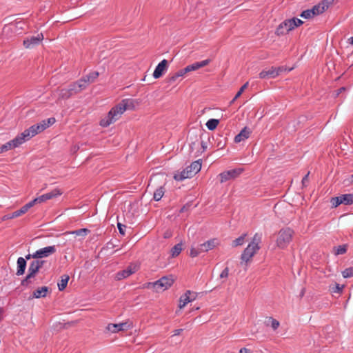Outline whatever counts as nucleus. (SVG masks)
Returning a JSON list of instances; mask_svg holds the SVG:
<instances>
[{
    "mask_svg": "<svg viewBox=\"0 0 353 353\" xmlns=\"http://www.w3.org/2000/svg\"><path fill=\"white\" fill-rule=\"evenodd\" d=\"M186 168L188 169V171L189 172V176L192 178L201 170V160L199 159L192 162Z\"/></svg>",
    "mask_w": 353,
    "mask_h": 353,
    "instance_id": "f3484780",
    "label": "nucleus"
},
{
    "mask_svg": "<svg viewBox=\"0 0 353 353\" xmlns=\"http://www.w3.org/2000/svg\"><path fill=\"white\" fill-rule=\"evenodd\" d=\"M12 149L10 141L6 143L0 147V154Z\"/></svg>",
    "mask_w": 353,
    "mask_h": 353,
    "instance_id": "49530a36",
    "label": "nucleus"
},
{
    "mask_svg": "<svg viewBox=\"0 0 353 353\" xmlns=\"http://www.w3.org/2000/svg\"><path fill=\"white\" fill-rule=\"evenodd\" d=\"M139 269V265L131 263L125 269L118 272L116 274L115 278L118 281L125 279L132 275V274L135 273L136 272H137Z\"/></svg>",
    "mask_w": 353,
    "mask_h": 353,
    "instance_id": "6e6552de",
    "label": "nucleus"
},
{
    "mask_svg": "<svg viewBox=\"0 0 353 353\" xmlns=\"http://www.w3.org/2000/svg\"><path fill=\"white\" fill-rule=\"evenodd\" d=\"M183 250V243L182 242H180L177 244H176L174 247L171 249V256L172 257H176L179 255L181 252Z\"/></svg>",
    "mask_w": 353,
    "mask_h": 353,
    "instance_id": "a878e982",
    "label": "nucleus"
},
{
    "mask_svg": "<svg viewBox=\"0 0 353 353\" xmlns=\"http://www.w3.org/2000/svg\"><path fill=\"white\" fill-rule=\"evenodd\" d=\"M57 251L55 245L47 246L36 251L37 260H42L43 258L48 257L54 254Z\"/></svg>",
    "mask_w": 353,
    "mask_h": 353,
    "instance_id": "9b49d317",
    "label": "nucleus"
},
{
    "mask_svg": "<svg viewBox=\"0 0 353 353\" xmlns=\"http://www.w3.org/2000/svg\"><path fill=\"white\" fill-rule=\"evenodd\" d=\"M49 292V288L47 286H43L38 288L32 293V297L36 299L44 298L46 296Z\"/></svg>",
    "mask_w": 353,
    "mask_h": 353,
    "instance_id": "4be33fe9",
    "label": "nucleus"
},
{
    "mask_svg": "<svg viewBox=\"0 0 353 353\" xmlns=\"http://www.w3.org/2000/svg\"><path fill=\"white\" fill-rule=\"evenodd\" d=\"M270 319L272 320L271 321V326L273 328V330H275L279 327L280 323L277 320H276L273 318H270Z\"/></svg>",
    "mask_w": 353,
    "mask_h": 353,
    "instance_id": "603ef678",
    "label": "nucleus"
},
{
    "mask_svg": "<svg viewBox=\"0 0 353 353\" xmlns=\"http://www.w3.org/2000/svg\"><path fill=\"white\" fill-rule=\"evenodd\" d=\"M300 17H301L304 19H311L313 17V16L312 15V11L310 10V9L303 10L301 13Z\"/></svg>",
    "mask_w": 353,
    "mask_h": 353,
    "instance_id": "a18cd8bd",
    "label": "nucleus"
},
{
    "mask_svg": "<svg viewBox=\"0 0 353 353\" xmlns=\"http://www.w3.org/2000/svg\"><path fill=\"white\" fill-rule=\"evenodd\" d=\"M117 228H118L119 233L122 236H124L125 235V228H126V226L125 225L118 222L117 223Z\"/></svg>",
    "mask_w": 353,
    "mask_h": 353,
    "instance_id": "8fccbe9b",
    "label": "nucleus"
},
{
    "mask_svg": "<svg viewBox=\"0 0 353 353\" xmlns=\"http://www.w3.org/2000/svg\"><path fill=\"white\" fill-rule=\"evenodd\" d=\"M310 172H308L307 174L304 176V177L302 179V185L304 187H306L308 183V176Z\"/></svg>",
    "mask_w": 353,
    "mask_h": 353,
    "instance_id": "13d9d810",
    "label": "nucleus"
},
{
    "mask_svg": "<svg viewBox=\"0 0 353 353\" xmlns=\"http://www.w3.org/2000/svg\"><path fill=\"white\" fill-rule=\"evenodd\" d=\"M40 125V129L41 130H45L46 128H48V124L46 123V120H43L41 123H39Z\"/></svg>",
    "mask_w": 353,
    "mask_h": 353,
    "instance_id": "052dcab7",
    "label": "nucleus"
},
{
    "mask_svg": "<svg viewBox=\"0 0 353 353\" xmlns=\"http://www.w3.org/2000/svg\"><path fill=\"white\" fill-rule=\"evenodd\" d=\"M32 207V203H30V202H28L26 204H25L23 206H22L23 209L24 210V211L26 212H27L28 211V210L30 209Z\"/></svg>",
    "mask_w": 353,
    "mask_h": 353,
    "instance_id": "338daca9",
    "label": "nucleus"
},
{
    "mask_svg": "<svg viewBox=\"0 0 353 353\" xmlns=\"http://www.w3.org/2000/svg\"><path fill=\"white\" fill-rule=\"evenodd\" d=\"M292 70V68L288 69L285 66L281 65L279 67H274V72L276 73V77H277L281 74L285 72H290Z\"/></svg>",
    "mask_w": 353,
    "mask_h": 353,
    "instance_id": "ea45409f",
    "label": "nucleus"
},
{
    "mask_svg": "<svg viewBox=\"0 0 353 353\" xmlns=\"http://www.w3.org/2000/svg\"><path fill=\"white\" fill-rule=\"evenodd\" d=\"M210 61H211L210 59H205V60L201 61L200 62H196V63L199 65V68H201L208 65L210 63Z\"/></svg>",
    "mask_w": 353,
    "mask_h": 353,
    "instance_id": "5fc2aeb1",
    "label": "nucleus"
},
{
    "mask_svg": "<svg viewBox=\"0 0 353 353\" xmlns=\"http://www.w3.org/2000/svg\"><path fill=\"white\" fill-rule=\"evenodd\" d=\"M25 213H26V212L24 211V210L21 207L19 210L13 212L12 213V216H14V218H17V217H19V216H21L22 214H23Z\"/></svg>",
    "mask_w": 353,
    "mask_h": 353,
    "instance_id": "09e8293b",
    "label": "nucleus"
},
{
    "mask_svg": "<svg viewBox=\"0 0 353 353\" xmlns=\"http://www.w3.org/2000/svg\"><path fill=\"white\" fill-rule=\"evenodd\" d=\"M198 69H199V65H198L197 63L195 62V63H194L191 65H188L185 68H183L182 70H183V73L185 74L190 72L195 71Z\"/></svg>",
    "mask_w": 353,
    "mask_h": 353,
    "instance_id": "58836bf2",
    "label": "nucleus"
},
{
    "mask_svg": "<svg viewBox=\"0 0 353 353\" xmlns=\"http://www.w3.org/2000/svg\"><path fill=\"white\" fill-rule=\"evenodd\" d=\"M219 123V120L215 119H210L206 123V127L209 130H214L216 128Z\"/></svg>",
    "mask_w": 353,
    "mask_h": 353,
    "instance_id": "72a5a7b5",
    "label": "nucleus"
},
{
    "mask_svg": "<svg viewBox=\"0 0 353 353\" xmlns=\"http://www.w3.org/2000/svg\"><path fill=\"white\" fill-rule=\"evenodd\" d=\"M173 283L174 279H172V276H165L161 277L154 282L148 283V288H153L156 291H158L159 290H165L172 286Z\"/></svg>",
    "mask_w": 353,
    "mask_h": 353,
    "instance_id": "39448f33",
    "label": "nucleus"
},
{
    "mask_svg": "<svg viewBox=\"0 0 353 353\" xmlns=\"http://www.w3.org/2000/svg\"><path fill=\"white\" fill-rule=\"evenodd\" d=\"M245 236H246V234H243L241 235L240 236H239L238 238H236V239H234V241H232V244H231L233 248H235V247L242 245L245 242Z\"/></svg>",
    "mask_w": 353,
    "mask_h": 353,
    "instance_id": "f704fd0d",
    "label": "nucleus"
},
{
    "mask_svg": "<svg viewBox=\"0 0 353 353\" xmlns=\"http://www.w3.org/2000/svg\"><path fill=\"white\" fill-rule=\"evenodd\" d=\"M90 232V230L87 228H81L73 231L68 232V234H75L77 236H86Z\"/></svg>",
    "mask_w": 353,
    "mask_h": 353,
    "instance_id": "c9c22d12",
    "label": "nucleus"
},
{
    "mask_svg": "<svg viewBox=\"0 0 353 353\" xmlns=\"http://www.w3.org/2000/svg\"><path fill=\"white\" fill-rule=\"evenodd\" d=\"M310 10L312 11V15L313 17L325 12L324 7L321 6L319 3L317 5L314 6Z\"/></svg>",
    "mask_w": 353,
    "mask_h": 353,
    "instance_id": "2f4dec72",
    "label": "nucleus"
},
{
    "mask_svg": "<svg viewBox=\"0 0 353 353\" xmlns=\"http://www.w3.org/2000/svg\"><path fill=\"white\" fill-rule=\"evenodd\" d=\"M106 330L112 333H117L121 331L119 323H109Z\"/></svg>",
    "mask_w": 353,
    "mask_h": 353,
    "instance_id": "e433bc0d",
    "label": "nucleus"
},
{
    "mask_svg": "<svg viewBox=\"0 0 353 353\" xmlns=\"http://www.w3.org/2000/svg\"><path fill=\"white\" fill-rule=\"evenodd\" d=\"M168 68V61L166 59L162 60L156 67L154 72L153 77L159 79L161 77Z\"/></svg>",
    "mask_w": 353,
    "mask_h": 353,
    "instance_id": "f8f14e48",
    "label": "nucleus"
},
{
    "mask_svg": "<svg viewBox=\"0 0 353 353\" xmlns=\"http://www.w3.org/2000/svg\"><path fill=\"white\" fill-rule=\"evenodd\" d=\"M45 194L46 196H48L47 200H49L62 194V192L59 189L55 188L51 192H48Z\"/></svg>",
    "mask_w": 353,
    "mask_h": 353,
    "instance_id": "4c0bfd02",
    "label": "nucleus"
},
{
    "mask_svg": "<svg viewBox=\"0 0 353 353\" xmlns=\"http://www.w3.org/2000/svg\"><path fill=\"white\" fill-rule=\"evenodd\" d=\"M289 32L288 27L283 25V21L280 23L275 31V34L278 36L285 35Z\"/></svg>",
    "mask_w": 353,
    "mask_h": 353,
    "instance_id": "473e14b6",
    "label": "nucleus"
},
{
    "mask_svg": "<svg viewBox=\"0 0 353 353\" xmlns=\"http://www.w3.org/2000/svg\"><path fill=\"white\" fill-rule=\"evenodd\" d=\"M32 207V203H30V202H28L26 204H25L23 206H22L23 209L24 210V211L26 212H27L28 211V210L30 209Z\"/></svg>",
    "mask_w": 353,
    "mask_h": 353,
    "instance_id": "69168bd1",
    "label": "nucleus"
},
{
    "mask_svg": "<svg viewBox=\"0 0 353 353\" xmlns=\"http://www.w3.org/2000/svg\"><path fill=\"white\" fill-rule=\"evenodd\" d=\"M134 100L132 99L122 100L121 103L111 108L107 116L100 121V125L104 128L109 126L111 123L117 121L125 110H134Z\"/></svg>",
    "mask_w": 353,
    "mask_h": 353,
    "instance_id": "f257e3e1",
    "label": "nucleus"
},
{
    "mask_svg": "<svg viewBox=\"0 0 353 353\" xmlns=\"http://www.w3.org/2000/svg\"><path fill=\"white\" fill-rule=\"evenodd\" d=\"M259 250H256L254 246L248 244L241 255V263H245L247 265L252 261V257Z\"/></svg>",
    "mask_w": 353,
    "mask_h": 353,
    "instance_id": "1a4fd4ad",
    "label": "nucleus"
},
{
    "mask_svg": "<svg viewBox=\"0 0 353 353\" xmlns=\"http://www.w3.org/2000/svg\"><path fill=\"white\" fill-rule=\"evenodd\" d=\"M85 85L79 83V80L70 83L68 88L61 89L60 91V98L63 99H68L72 95L78 94L85 90Z\"/></svg>",
    "mask_w": 353,
    "mask_h": 353,
    "instance_id": "20e7f679",
    "label": "nucleus"
},
{
    "mask_svg": "<svg viewBox=\"0 0 353 353\" xmlns=\"http://www.w3.org/2000/svg\"><path fill=\"white\" fill-rule=\"evenodd\" d=\"M192 206V202H188L187 203H185L180 210V212L181 213H183V212H185L186 211H188L190 207Z\"/></svg>",
    "mask_w": 353,
    "mask_h": 353,
    "instance_id": "864d4df0",
    "label": "nucleus"
},
{
    "mask_svg": "<svg viewBox=\"0 0 353 353\" xmlns=\"http://www.w3.org/2000/svg\"><path fill=\"white\" fill-rule=\"evenodd\" d=\"M164 193H165L164 188L163 186L159 187L154 192V195H153L154 200L156 201H160L161 199V198L163 197V196L164 195Z\"/></svg>",
    "mask_w": 353,
    "mask_h": 353,
    "instance_id": "c756f323",
    "label": "nucleus"
},
{
    "mask_svg": "<svg viewBox=\"0 0 353 353\" xmlns=\"http://www.w3.org/2000/svg\"><path fill=\"white\" fill-rule=\"evenodd\" d=\"M24 259H26V261L30 260L31 259H33L34 260H37L36 252H34L33 254H28L26 255Z\"/></svg>",
    "mask_w": 353,
    "mask_h": 353,
    "instance_id": "6e6d98bb",
    "label": "nucleus"
},
{
    "mask_svg": "<svg viewBox=\"0 0 353 353\" xmlns=\"http://www.w3.org/2000/svg\"><path fill=\"white\" fill-rule=\"evenodd\" d=\"M17 267L16 274L17 276H21V275L24 274L26 268V265H27V262L26 261V259H24L23 257L18 258L17 261Z\"/></svg>",
    "mask_w": 353,
    "mask_h": 353,
    "instance_id": "6ab92c4d",
    "label": "nucleus"
},
{
    "mask_svg": "<svg viewBox=\"0 0 353 353\" xmlns=\"http://www.w3.org/2000/svg\"><path fill=\"white\" fill-rule=\"evenodd\" d=\"M61 278V281L58 283V288L59 290L63 291L66 288L70 277L67 274H63Z\"/></svg>",
    "mask_w": 353,
    "mask_h": 353,
    "instance_id": "c85d7f7f",
    "label": "nucleus"
},
{
    "mask_svg": "<svg viewBox=\"0 0 353 353\" xmlns=\"http://www.w3.org/2000/svg\"><path fill=\"white\" fill-rule=\"evenodd\" d=\"M44 260H33L29 263L28 274L21 281V285L24 287H29L33 283L32 279L35 278L39 270L43 267Z\"/></svg>",
    "mask_w": 353,
    "mask_h": 353,
    "instance_id": "f03ea898",
    "label": "nucleus"
},
{
    "mask_svg": "<svg viewBox=\"0 0 353 353\" xmlns=\"http://www.w3.org/2000/svg\"><path fill=\"white\" fill-rule=\"evenodd\" d=\"M244 171L242 168H236L224 171L218 175L220 183H223L230 180H234L239 177Z\"/></svg>",
    "mask_w": 353,
    "mask_h": 353,
    "instance_id": "423d86ee",
    "label": "nucleus"
},
{
    "mask_svg": "<svg viewBox=\"0 0 353 353\" xmlns=\"http://www.w3.org/2000/svg\"><path fill=\"white\" fill-rule=\"evenodd\" d=\"M185 75L182 69L178 70L176 72L173 74H170L167 78L165 79L166 83L168 84H172L176 82L179 78L182 77Z\"/></svg>",
    "mask_w": 353,
    "mask_h": 353,
    "instance_id": "412c9836",
    "label": "nucleus"
},
{
    "mask_svg": "<svg viewBox=\"0 0 353 353\" xmlns=\"http://www.w3.org/2000/svg\"><path fill=\"white\" fill-rule=\"evenodd\" d=\"M201 251L199 249V245L196 248H194L193 246L191 247L190 250V256L192 258L196 257L201 254Z\"/></svg>",
    "mask_w": 353,
    "mask_h": 353,
    "instance_id": "79ce46f5",
    "label": "nucleus"
},
{
    "mask_svg": "<svg viewBox=\"0 0 353 353\" xmlns=\"http://www.w3.org/2000/svg\"><path fill=\"white\" fill-rule=\"evenodd\" d=\"M30 139L28 137V132H25V130L18 134L14 139L10 141V143L11 144V146L12 149L19 147L20 145H21L23 143H24L26 141Z\"/></svg>",
    "mask_w": 353,
    "mask_h": 353,
    "instance_id": "4468645a",
    "label": "nucleus"
},
{
    "mask_svg": "<svg viewBox=\"0 0 353 353\" xmlns=\"http://www.w3.org/2000/svg\"><path fill=\"white\" fill-rule=\"evenodd\" d=\"M121 331L128 330L132 327V324L128 322H123L119 323Z\"/></svg>",
    "mask_w": 353,
    "mask_h": 353,
    "instance_id": "de8ad7c7",
    "label": "nucleus"
},
{
    "mask_svg": "<svg viewBox=\"0 0 353 353\" xmlns=\"http://www.w3.org/2000/svg\"><path fill=\"white\" fill-rule=\"evenodd\" d=\"M294 231L290 228H282L278 233L276 245L280 249H285L292 241Z\"/></svg>",
    "mask_w": 353,
    "mask_h": 353,
    "instance_id": "7ed1b4c3",
    "label": "nucleus"
},
{
    "mask_svg": "<svg viewBox=\"0 0 353 353\" xmlns=\"http://www.w3.org/2000/svg\"><path fill=\"white\" fill-rule=\"evenodd\" d=\"M239 353H252L251 350L246 348V347H242L239 350Z\"/></svg>",
    "mask_w": 353,
    "mask_h": 353,
    "instance_id": "774afa93",
    "label": "nucleus"
},
{
    "mask_svg": "<svg viewBox=\"0 0 353 353\" xmlns=\"http://www.w3.org/2000/svg\"><path fill=\"white\" fill-rule=\"evenodd\" d=\"M343 288H344L343 285H341L340 284L335 283L334 284L330 285L329 286V291L331 293H337L339 294H341L343 292Z\"/></svg>",
    "mask_w": 353,
    "mask_h": 353,
    "instance_id": "bb28decb",
    "label": "nucleus"
},
{
    "mask_svg": "<svg viewBox=\"0 0 353 353\" xmlns=\"http://www.w3.org/2000/svg\"><path fill=\"white\" fill-rule=\"evenodd\" d=\"M188 294H190V290H187L186 292L180 297L179 305L180 309L183 308V307H185L186 304L190 303V298L188 297Z\"/></svg>",
    "mask_w": 353,
    "mask_h": 353,
    "instance_id": "393cba45",
    "label": "nucleus"
},
{
    "mask_svg": "<svg viewBox=\"0 0 353 353\" xmlns=\"http://www.w3.org/2000/svg\"><path fill=\"white\" fill-rule=\"evenodd\" d=\"M342 275H343V278H345V279L352 277L353 276V268L350 267V268L345 269L342 272Z\"/></svg>",
    "mask_w": 353,
    "mask_h": 353,
    "instance_id": "a19ab883",
    "label": "nucleus"
},
{
    "mask_svg": "<svg viewBox=\"0 0 353 353\" xmlns=\"http://www.w3.org/2000/svg\"><path fill=\"white\" fill-rule=\"evenodd\" d=\"M330 203L332 208H336L341 204L350 205L353 204V194H344L340 196L332 197Z\"/></svg>",
    "mask_w": 353,
    "mask_h": 353,
    "instance_id": "0eeeda50",
    "label": "nucleus"
},
{
    "mask_svg": "<svg viewBox=\"0 0 353 353\" xmlns=\"http://www.w3.org/2000/svg\"><path fill=\"white\" fill-rule=\"evenodd\" d=\"M347 90V88L346 87H341L339 89H338L337 90H336V93H335V97H337L339 96V94Z\"/></svg>",
    "mask_w": 353,
    "mask_h": 353,
    "instance_id": "bf43d9fd",
    "label": "nucleus"
},
{
    "mask_svg": "<svg viewBox=\"0 0 353 353\" xmlns=\"http://www.w3.org/2000/svg\"><path fill=\"white\" fill-rule=\"evenodd\" d=\"M334 254L335 255H340L345 254L347 250V245L343 244L339 246L334 247Z\"/></svg>",
    "mask_w": 353,
    "mask_h": 353,
    "instance_id": "7c9ffc66",
    "label": "nucleus"
},
{
    "mask_svg": "<svg viewBox=\"0 0 353 353\" xmlns=\"http://www.w3.org/2000/svg\"><path fill=\"white\" fill-rule=\"evenodd\" d=\"M219 245V241L216 238L211 239L199 245L201 252H205L211 250Z\"/></svg>",
    "mask_w": 353,
    "mask_h": 353,
    "instance_id": "ddd939ff",
    "label": "nucleus"
},
{
    "mask_svg": "<svg viewBox=\"0 0 353 353\" xmlns=\"http://www.w3.org/2000/svg\"><path fill=\"white\" fill-rule=\"evenodd\" d=\"M43 131V130H41V129H40L39 123H37L30 126L28 129L26 130L25 132H28V137L29 139H30L31 137L35 136L38 133H40Z\"/></svg>",
    "mask_w": 353,
    "mask_h": 353,
    "instance_id": "5701e85b",
    "label": "nucleus"
},
{
    "mask_svg": "<svg viewBox=\"0 0 353 353\" xmlns=\"http://www.w3.org/2000/svg\"><path fill=\"white\" fill-rule=\"evenodd\" d=\"M14 216H12V213H10V214L3 215L1 218V220L6 221V220H8V219H14Z\"/></svg>",
    "mask_w": 353,
    "mask_h": 353,
    "instance_id": "e2e57ef3",
    "label": "nucleus"
},
{
    "mask_svg": "<svg viewBox=\"0 0 353 353\" xmlns=\"http://www.w3.org/2000/svg\"><path fill=\"white\" fill-rule=\"evenodd\" d=\"M43 39V34H37L36 36L26 37L23 41V45L26 48H32L33 47L39 45Z\"/></svg>",
    "mask_w": 353,
    "mask_h": 353,
    "instance_id": "9d476101",
    "label": "nucleus"
},
{
    "mask_svg": "<svg viewBox=\"0 0 353 353\" xmlns=\"http://www.w3.org/2000/svg\"><path fill=\"white\" fill-rule=\"evenodd\" d=\"M261 242V234L256 233L249 245L254 246L256 250H260L259 243Z\"/></svg>",
    "mask_w": 353,
    "mask_h": 353,
    "instance_id": "b1692460",
    "label": "nucleus"
},
{
    "mask_svg": "<svg viewBox=\"0 0 353 353\" xmlns=\"http://www.w3.org/2000/svg\"><path fill=\"white\" fill-rule=\"evenodd\" d=\"M99 73L97 71L92 72L88 74L83 77L79 80V83H81L85 85V88H86L89 84L94 82L97 77H99Z\"/></svg>",
    "mask_w": 353,
    "mask_h": 353,
    "instance_id": "2eb2a0df",
    "label": "nucleus"
},
{
    "mask_svg": "<svg viewBox=\"0 0 353 353\" xmlns=\"http://www.w3.org/2000/svg\"><path fill=\"white\" fill-rule=\"evenodd\" d=\"M46 123L48 124V127L52 125V124H54L56 121L54 117H50V118H48V119L46 120Z\"/></svg>",
    "mask_w": 353,
    "mask_h": 353,
    "instance_id": "0e129e2a",
    "label": "nucleus"
},
{
    "mask_svg": "<svg viewBox=\"0 0 353 353\" xmlns=\"http://www.w3.org/2000/svg\"><path fill=\"white\" fill-rule=\"evenodd\" d=\"M260 79H274L276 78V73L274 72V67L272 66L268 69L263 70L259 74Z\"/></svg>",
    "mask_w": 353,
    "mask_h": 353,
    "instance_id": "aec40b11",
    "label": "nucleus"
},
{
    "mask_svg": "<svg viewBox=\"0 0 353 353\" xmlns=\"http://www.w3.org/2000/svg\"><path fill=\"white\" fill-rule=\"evenodd\" d=\"M229 275V268L228 267H226L220 274V278L221 279H226L228 278Z\"/></svg>",
    "mask_w": 353,
    "mask_h": 353,
    "instance_id": "3c124183",
    "label": "nucleus"
},
{
    "mask_svg": "<svg viewBox=\"0 0 353 353\" xmlns=\"http://www.w3.org/2000/svg\"><path fill=\"white\" fill-rule=\"evenodd\" d=\"M47 198L48 196H46V194H43L39 197H37V200H38V202L39 203H41L43 202H45L47 201Z\"/></svg>",
    "mask_w": 353,
    "mask_h": 353,
    "instance_id": "680f3d73",
    "label": "nucleus"
},
{
    "mask_svg": "<svg viewBox=\"0 0 353 353\" xmlns=\"http://www.w3.org/2000/svg\"><path fill=\"white\" fill-rule=\"evenodd\" d=\"M196 296H197L196 292L190 291V294H188V297L190 298V302H192L194 300H195Z\"/></svg>",
    "mask_w": 353,
    "mask_h": 353,
    "instance_id": "4d7b16f0",
    "label": "nucleus"
},
{
    "mask_svg": "<svg viewBox=\"0 0 353 353\" xmlns=\"http://www.w3.org/2000/svg\"><path fill=\"white\" fill-rule=\"evenodd\" d=\"M252 133L251 130L248 127H244L240 132L235 136L234 137V142L235 143H240L242 141H244L245 139H247L250 134Z\"/></svg>",
    "mask_w": 353,
    "mask_h": 353,
    "instance_id": "a211bd4d",
    "label": "nucleus"
},
{
    "mask_svg": "<svg viewBox=\"0 0 353 353\" xmlns=\"http://www.w3.org/2000/svg\"><path fill=\"white\" fill-rule=\"evenodd\" d=\"M249 85V83L248 82H246L245 83H244L241 87V88L239 89V90L236 92V94H235L234 96V99H237L238 98H239L241 97V95L242 94V93L244 92V90L248 88Z\"/></svg>",
    "mask_w": 353,
    "mask_h": 353,
    "instance_id": "c03bdc74",
    "label": "nucleus"
},
{
    "mask_svg": "<svg viewBox=\"0 0 353 353\" xmlns=\"http://www.w3.org/2000/svg\"><path fill=\"white\" fill-rule=\"evenodd\" d=\"M334 0H322L319 3L324 7L325 11L334 3Z\"/></svg>",
    "mask_w": 353,
    "mask_h": 353,
    "instance_id": "37998d69",
    "label": "nucleus"
},
{
    "mask_svg": "<svg viewBox=\"0 0 353 353\" xmlns=\"http://www.w3.org/2000/svg\"><path fill=\"white\" fill-rule=\"evenodd\" d=\"M303 23V21L296 17L283 21V25L288 27L289 32L294 30L295 28L301 26Z\"/></svg>",
    "mask_w": 353,
    "mask_h": 353,
    "instance_id": "dca6fc26",
    "label": "nucleus"
},
{
    "mask_svg": "<svg viewBox=\"0 0 353 353\" xmlns=\"http://www.w3.org/2000/svg\"><path fill=\"white\" fill-rule=\"evenodd\" d=\"M188 178H191V177L189 176V172H188L187 168L184 169L180 173L175 174L174 175V179L178 181H183V179H188Z\"/></svg>",
    "mask_w": 353,
    "mask_h": 353,
    "instance_id": "cd10ccee",
    "label": "nucleus"
}]
</instances>
